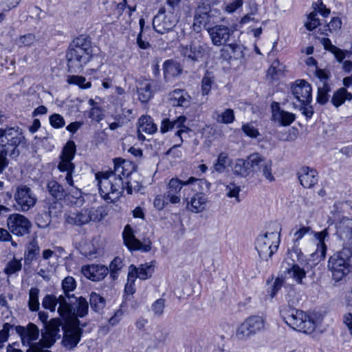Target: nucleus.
<instances>
[{"instance_id": "20", "label": "nucleus", "mask_w": 352, "mask_h": 352, "mask_svg": "<svg viewBox=\"0 0 352 352\" xmlns=\"http://www.w3.org/2000/svg\"><path fill=\"white\" fill-rule=\"evenodd\" d=\"M213 45L220 46L226 43L229 40L232 31L228 26L223 25H215L208 28Z\"/></svg>"}, {"instance_id": "25", "label": "nucleus", "mask_w": 352, "mask_h": 352, "mask_svg": "<svg viewBox=\"0 0 352 352\" xmlns=\"http://www.w3.org/2000/svg\"><path fill=\"white\" fill-rule=\"evenodd\" d=\"M65 223L72 226H82L90 222L86 208L74 212H69L65 215Z\"/></svg>"}, {"instance_id": "38", "label": "nucleus", "mask_w": 352, "mask_h": 352, "mask_svg": "<svg viewBox=\"0 0 352 352\" xmlns=\"http://www.w3.org/2000/svg\"><path fill=\"white\" fill-rule=\"evenodd\" d=\"M212 118L219 124H230L235 120L234 110L232 109H226L220 112L215 110L213 112Z\"/></svg>"}, {"instance_id": "29", "label": "nucleus", "mask_w": 352, "mask_h": 352, "mask_svg": "<svg viewBox=\"0 0 352 352\" xmlns=\"http://www.w3.org/2000/svg\"><path fill=\"white\" fill-rule=\"evenodd\" d=\"M155 265L152 263L141 264L139 267L134 265H131L129 267V272L134 274L135 278H138L141 280H146L151 278L154 273Z\"/></svg>"}, {"instance_id": "12", "label": "nucleus", "mask_w": 352, "mask_h": 352, "mask_svg": "<svg viewBox=\"0 0 352 352\" xmlns=\"http://www.w3.org/2000/svg\"><path fill=\"white\" fill-rule=\"evenodd\" d=\"M179 51L187 61L195 63L203 60L208 54V47L199 42L192 41L187 45H180Z\"/></svg>"}, {"instance_id": "45", "label": "nucleus", "mask_w": 352, "mask_h": 352, "mask_svg": "<svg viewBox=\"0 0 352 352\" xmlns=\"http://www.w3.org/2000/svg\"><path fill=\"white\" fill-rule=\"evenodd\" d=\"M230 162V159L228 153L221 152L219 154L217 159L214 162L212 166L213 171L218 173H222L225 171L227 164Z\"/></svg>"}, {"instance_id": "26", "label": "nucleus", "mask_w": 352, "mask_h": 352, "mask_svg": "<svg viewBox=\"0 0 352 352\" xmlns=\"http://www.w3.org/2000/svg\"><path fill=\"white\" fill-rule=\"evenodd\" d=\"M157 130V125L153 122L152 118L149 116H142L138 120V138L144 140L142 133L153 134Z\"/></svg>"}, {"instance_id": "28", "label": "nucleus", "mask_w": 352, "mask_h": 352, "mask_svg": "<svg viewBox=\"0 0 352 352\" xmlns=\"http://www.w3.org/2000/svg\"><path fill=\"white\" fill-rule=\"evenodd\" d=\"M75 301L67 302L69 307L71 309V318L76 315L78 317H84L88 313L89 304L87 300L80 296H76Z\"/></svg>"}, {"instance_id": "42", "label": "nucleus", "mask_w": 352, "mask_h": 352, "mask_svg": "<svg viewBox=\"0 0 352 352\" xmlns=\"http://www.w3.org/2000/svg\"><path fill=\"white\" fill-rule=\"evenodd\" d=\"M58 169L61 173H66L64 181L69 187H74V182L73 179V173L75 170L74 164H65L63 163H58Z\"/></svg>"}, {"instance_id": "14", "label": "nucleus", "mask_w": 352, "mask_h": 352, "mask_svg": "<svg viewBox=\"0 0 352 352\" xmlns=\"http://www.w3.org/2000/svg\"><path fill=\"white\" fill-rule=\"evenodd\" d=\"M7 225L10 231L16 236H24L28 234L32 226L28 218L21 214H12L7 219Z\"/></svg>"}, {"instance_id": "54", "label": "nucleus", "mask_w": 352, "mask_h": 352, "mask_svg": "<svg viewBox=\"0 0 352 352\" xmlns=\"http://www.w3.org/2000/svg\"><path fill=\"white\" fill-rule=\"evenodd\" d=\"M87 212L88 213V216L90 217V221H100L104 219L106 214L104 213V210L102 208H86Z\"/></svg>"}, {"instance_id": "47", "label": "nucleus", "mask_w": 352, "mask_h": 352, "mask_svg": "<svg viewBox=\"0 0 352 352\" xmlns=\"http://www.w3.org/2000/svg\"><path fill=\"white\" fill-rule=\"evenodd\" d=\"M40 290L37 287H32L29 292L28 307L32 311H36L39 309L38 295Z\"/></svg>"}, {"instance_id": "8", "label": "nucleus", "mask_w": 352, "mask_h": 352, "mask_svg": "<svg viewBox=\"0 0 352 352\" xmlns=\"http://www.w3.org/2000/svg\"><path fill=\"white\" fill-rule=\"evenodd\" d=\"M279 245V234L276 232H267L259 235L255 242V248L259 256L267 260L277 250Z\"/></svg>"}, {"instance_id": "53", "label": "nucleus", "mask_w": 352, "mask_h": 352, "mask_svg": "<svg viewBox=\"0 0 352 352\" xmlns=\"http://www.w3.org/2000/svg\"><path fill=\"white\" fill-rule=\"evenodd\" d=\"M36 41V36L34 34H27L19 36L16 40V44L19 47H30Z\"/></svg>"}, {"instance_id": "57", "label": "nucleus", "mask_w": 352, "mask_h": 352, "mask_svg": "<svg viewBox=\"0 0 352 352\" xmlns=\"http://www.w3.org/2000/svg\"><path fill=\"white\" fill-rule=\"evenodd\" d=\"M320 25V20L317 17L316 12H311L307 16V21L305 26L308 30H313Z\"/></svg>"}, {"instance_id": "30", "label": "nucleus", "mask_w": 352, "mask_h": 352, "mask_svg": "<svg viewBox=\"0 0 352 352\" xmlns=\"http://www.w3.org/2000/svg\"><path fill=\"white\" fill-rule=\"evenodd\" d=\"M306 261V256L303 254L301 250L296 245H294L292 249L288 250L287 256L283 261L282 266H286L287 262L289 264L294 263L303 265L304 264H307Z\"/></svg>"}, {"instance_id": "37", "label": "nucleus", "mask_w": 352, "mask_h": 352, "mask_svg": "<svg viewBox=\"0 0 352 352\" xmlns=\"http://www.w3.org/2000/svg\"><path fill=\"white\" fill-rule=\"evenodd\" d=\"M186 118L184 116H180L177 119L170 120L168 118H164L160 124V130L162 133H167L174 129L178 128L181 126L182 122H186Z\"/></svg>"}, {"instance_id": "61", "label": "nucleus", "mask_w": 352, "mask_h": 352, "mask_svg": "<svg viewBox=\"0 0 352 352\" xmlns=\"http://www.w3.org/2000/svg\"><path fill=\"white\" fill-rule=\"evenodd\" d=\"M136 278L133 272H128L127 283L125 285L124 291L127 294H133L135 291V281Z\"/></svg>"}, {"instance_id": "55", "label": "nucleus", "mask_w": 352, "mask_h": 352, "mask_svg": "<svg viewBox=\"0 0 352 352\" xmlns=\"http://www.w3.org/2000/svg\"><path fill=\"white\" fill-rule=\"evenodd\" d=\"M67 82L78 85L81 88H89L91 87V82H86V78L80 76H69Z\"/></svg>"}, {"instance_id": "18", "label": "nucleus", "mask_w": 352, "mask_h": 352, "mask_svg": "<svg viewBox=\"0 0 352 352\" xmlns=\"http://www.w3.org/2000/svg\"><path fill=\"white\" fill-rule=\"evenodd\" d=\"M294 97L300 103V105L310 104L312 100L311 87L305 80H298L291 87Z\"/></svg>"}, {"instance_id": "64", "label": "nucleus", "mask_w": 352, "mask_h": 352, "mask_svg": "<svg viewBox=\"0 0 352 352\" xmlns=\"http://www.w3.org/2000/svg\"><path fill=\"white\" fill-rule=\"evenodd\" d=\"M11 327L12 325L6 322L3 324V329L0 331V348H1L3 346V343L8 340Z\"/></svg>"}, {"instance_id": "34", "label": "nucleus", "mask_w": 352, "mask_h": 352, "mask_svg": "<svg viewBox=\"0 0 352 352\" xmlns=\"http://www.w3.org/2000/svg\"><path fill=\"white\" fill-rule=\"evenodd\" d=\"M253 169L251 167L250 156L248 160L239 158L236 160L235 164L233 167V173L236 175L241 177H247Z\"/></svg>"}, {"instance_id": "35", "label": "nucleus", "mask_w": 352, "mask_h": 352, "mask_svg": "<svg viewBox=\"0 0 352 352\" xmlns=\"http://www.w3.org/2000/svg\"><path fill=\"white\" fill-rule=\"evenodd\" d=\"M61 285L64 294H62V296L67 298L66 301L76 300V296L74 294H70V292H73L76 287L75 279L72 276H67L62 280Z\"/></svg>"}, {"instance_id": "17", "label": "nucleus", "mask_w": 352, "mask_h": 352, "mask_svg": "<svg viewBox=\"0 0 352 352\" xmlns=\"http://www.w3.org/2000/svg\"><path fill=\"white\" fill-rule=\"evenodd\" d=\"M251 167L253 170L257 168L262 176L269 182L275 181L272 173V162L267 160L263 156L258 153H252L250 155Z\"/></svg>"}, {"instance_id": "40", "label": "nucleus", "mask_w": 352, "mask_h": 352, "mask_svg": "<svg viewBox=\"0 0 352 352\" xmlns=\"http://www.w3.org/2000/svg\"><path fill=\"white\" fill-rule=\"evenodd\" d=\"M351 100L352 94L348 92L345 88L342 87L338 89L333 94L331 102L335 107H338L342 105L346 100L351 101Z\"/></svg>"}, {"instance_id": "9", "label": "nucleus", "mask_w": 352, "mask_h": 352, "mask_svg": "<svg viewBox=\"0 0 352 352\" xmlns=\"http://www.w3.org/2000/svg\"><path fill=\"white\" fill-rule=\"evenodd\" d=\"M66 322L65 325L62 324L63 338L62 343L69 350L75 348L80 340L83 330L79 327L80 321L77 318Z\"/></svg>"}, {"instance_id": "22", "label": "nucleus", "mask_w": 352, "mask_h": 352, "mask_svg": "<svg viewBox=\"0 0 352 352\" xmlns=\"http://www.w3.org/2000/svg\"><path fill=\"white\" fill-rule=\"evenodd\" d=\"M83 275L92 281H100L104 279L109 273V268L101 264H92L82 267Z\"/></svg>"}, {"instance_id": "63", "label": "nucleus", "mask_w": 352, "mask_h": 352, "mask_svg": "<svg viewBox=\"0 0 352 352\" xmlns=\"http://www.w3.org/2000/svg\"><path fill=\"white\" fill-rule=\"evenodd\" d=\"M36 223L39 228H46L50 223V215L47 212L38 214L36 217Z\"/></svg>"}, {"instance_id": "33", "label": "nucleus", "mask_w": 352, "mask_h": 352, "mask_svg": "<svg viewBox=\"0 0 352 352\" xmlns=\"http://www.w3.org/2000/svg\"><path fill=\"white\" fill-rule=\"evenodd\" d=\"M170 100L173 106L187 107L189 103V96L184 89H175L169 94Z\"/></svg>"}, {"instance_id": "27", "label": "nucleus", "mask_w": 352, "mask_h": 352, "mask_svg": "<svg viewBox=\"0 0 352 352\" xmlns=\"http://www.w3.org/2000/svg\"><path fill=\"white\" fill-rule=\"evenodd\" d=\"M187 208L192 212L198 213L202 212L208 201V198L202 192H197L188 201V198L184 199Z\"/></svg>"}, {"instance_id": "49", "label": "nucleus", "mask_w": 352, "mask_h": 352, "mask_svg": "<svg viewBox=\"0 0 352 352\" xmlns=\"http://www.w3.org/2000/svg\"><path fill=\"white\" fill-rule=\"evenodd\" d=\"M164 72L165 75L174 76L180 74L182 69L178 63L168 60L164 63Z\"/></svg>"}, {"instance_id": "21", "label": "nucleus", "mask_w": 352, "mask_h": 352, "mask_svg": "<svg viewBox=\"0 0 352 352\" xmlns=\"http://www.w3.org/2000/svg\"><path fill=\"white\" fill-rule=\"evenodd\" d=\"M307 264L303 265H298V263L287 262L286 266H282L285 276L293 279L297 284H302L303 279L306 277V274L308 272Z\"/></svg>"}, {"instance_id": "13", "label": "nucleus", "mask_w": 352, "mask_h": 352, "mask_svg": "<svg viewBox=\"0 0 352 352\" xmlns=\"http://www.w3.org/2000/svg\"><path fill=\"white\" fill-rule=\"evenodd\" d=\"M14 197L19 207L18 210L22 212L30 210L35 206L37 201L32 189L26 185H21L17 187Z\"/></svg>"}, {"instance_id": "23", "label": "nucleus", "mask_w": 352, "mask_h": 352, "mask_svg": "<svg viewBox=\"0 0 352 352\" xmlns=\"http://www.w3.org/2000/svg\"><path fill=\"white\" fill-rule=\"evenodd\" d=\"M300 184L307 188H311L318 183V174L316 170L308 166L301 167L297 173Z\"/></svg>"}, {"instance_id": "56", "label": "nucleus", "mask_w": 352, "mask_h": 352, "mask_svg": "<svg viewBox=\"0 0 352 352\" xmlns=\"http://www.w3.org/2000/svg\"><path fill=\"white\" fill-rule=\"evenodd\" d=\"M226 195L230 198H235L237 202L240 201L239 194L241 191V188L234 183H230L226 186Z\"/></svg>"}, {"instance_id": "10", "label": "nucleus", "mask_w": 352, "mask_h": 352, "mask_svg": "<svg viewBox=\"0 0 352 352\" xmlns=\"http://www.w3.org/2000/svg\"><path fill=\"white\" fill-rule=\"evenodd\" d=\"M177 23V19L173 12L161 8L153 19V27L157 33L163 34L171 31Z\"/></svg>"}, {"instance_id": "31", "label": "nucleus", "mask_w": 352, "mask_h": 352, "mask_svg": "<svg viewBox=\"0 0 352 352\" xmlns=\"http://www.w3.org/2000/svg\"><path fill=\"white\" fill-rule=\"evenodd\" d=\"M46 187L50 195L56 200H63L67 196L65 188L55 180L48 181Z\"/></svg>"}, {"instance_id": "19", "label": "nucleus", "mask_w": 352, "mask_h": 352, "mask_svg": "<svg viewBox=\"0 0 352 352\" xmlns=\"http://www.w3.org/2000/svg\"><path fill=\"white\" fill-rule=\"evenodd\" d=\"M16 330L21 337L23 345L29 346V348L32 346H38L32 344V342L36 340L39 336V330L36 325L30 323L26 327L18 326Z\"/></svg>"}, {"instance_id": "59", "label": "nucleus", "mask_w": 352, "mask_h": 352, "mask_svg": "<svg viewBox=\"0 0 352 352\" xmlns=\"http://www.w3.org/2000/svg\"><path fill=\"white\" fill-rule=\"evenodd\" d=\"M165 308V300L159 298L156 300L151 305V311L156 316H160L163 314Z\"/></svg>"}, {"instance_id": "39", "label": "nucleus", "mask_w": 352, "mask_h": 352, "mask_svg": "<svg viewBox=\"0 0 352 352\" xmlns=\"http://www.w3.org/2000/svg\"><path fill=\"white\" fill-rule=\"evenodd\" d=\"M316 240L318 241L316 252L320 256L324 258L327 253V247L324 243L327 238L329 237L328 229L325 228L321 232H314L312 233Z\"/></svg>"}, {"instance_id": "44", "label": "nucleus", "mask_w": 352, "mask_h": 352, "mask_svg": "<svg viewBox=\"0 0 352 352\" xmlns=\"http://www.w3.org/2000/svg\"><path fill=\"white\" fill-rule=\"evenodd\" d=\"M295 114L283 110L281 112H276L274 114V120L282 126H288L295 120Z\"/></svg>"}, {"instance_id": "2", "label": "nucleus", "mask_w": 352, "mask_h": 352, "mask_svg": "<svg viewBox=\"0 0 352 352\" xmlns=\"http://www.w3.org/2000/svg\"><path fill=\"white\" fill-rule=\"evenodd\" d=\"M93 56L91 42L89 36L80 35L72 41L66 53L69 72H78Z\"/></svg>"}, {"instance_id": "60", "label": "nucleus", "mask_w": 352, "mask_h": 352, "mask_svg": "<svg viewBox=\"0 0 352 352\" xmlns=\"http://www.w3.org/2000/svg\"><path fill=\"white\" fill-rule=\"evenodd\" d=\"M241 129L247 136L252 138H256L260 135L258 130L252 123L243 124Z\"/></svg>"}, {"instance_id": "52", "label": "nucleus", "mask_w": 352, "mask_h": 352, "mask_svg": "<svg viewBox=\"0 0 352 352\" xmlns=\"http://www.w3.org/2000/svg\"><path fill=\"white\" fill-rule=\"evenodd\" d=\"M330 87L329 85L323 82L322 87H319L318 89L317 102L321 104H325L329 100V91Z\"/></svg>"}, {"instance_id": "32", "label": "nucleus", "mask_w": 352, "mask_h": 352, "mask_svg": "<svg viewBox=\"0 0 352 352\" xmlns=\"http://www.w3.org/2000/svg\"><path fill=\"white\" fill-rule=\"evenodd\" d=\"M336 234L343 242L344 247L352 246V227L340 222L337 227Z\"/></svg>"}, {"instance_id": "1", "label": "nucleus", "mask_w": 352, "mask_h": 352, "mask_svg": "<svg viewBox=\"0 0 352 352\" xmlns=\"http://www.w3.org/2000/svg\"><path fill=\"white\" fill-rule=\"evenodd\" d=\"M128 163L124 160H114V170L111 172H100L96 175L101 197L108 203L119 199L125 189L124 181L131 172L126 168Z\"/></svg>"}, {"instance_id": "24", "label": "nucleus", "mask_w": 352, "mask_h": 352, "mask_svg": "<svg viewBox=\"0 0 352 352\" xmlns=\"http://www.w3.org/2000/svg\"><path fill=\"white\" fill-rule=\"evenodd\" d=\"M159 89L160 85L157 82L147 80L142 81L138 88L139 100L142 102H147Z\"/></svg>"}, {"instance_id": "6", "label": "nucleus", "mask_w": 352, "mask_h": 352, "mask_svg": "<svg viewBox=\"0 0 352 352\" xmlns=\"http://www.w3.org/2000/svg\"><path fill=\"white\" fill-rule=\"evenodd\" d=\"M38 318L45 325V331L41 332V342L45 347L49 348L61 337L62 320L59 318H53L47 322L48 314L44 311L38 312Z\"/></svg>"}, {"instance_id": "41", "label": "nucleus", "mask_w": 352, "mask_h": 352, "mask_svg": "<svg viewBox=\"0 0 352 352\" xmlns=\"http://www.w3.org/2000/svg\"><path fill=\"white\" fill-rule=\"evenodd\" d=\"M91 309L95 312L100 313L106 305L104 298L96 292H91L89 298Z\"/></svg>"}, {"instance_id": "43", "label": "nucleus", "mask_w": 352, "mask_h": 352, "mask_svg": "<svg viewBox=\"0 0 352 352\" xmlns=\"http://www.w3.org/2000/svg\"><path fill=\"white\" fill-rule=\"evenodd\" d=\"M210 19L209 13L203 12H199L196 10L193 23L195 30L197 31H201V27L206 28L210 22Z\"/></svg>"}, {"instance_id": "11", "label": "nucleus", "mask_w": 352, "mask_h": 352, "mask_svg": "<svg viewBox=\"0 0 352 352\" xmlns=\"http://www.w3.org/2000/svg\"><path fill=\"white\" fill-rule=\"evenodd\" d=\"M67 298L60 295L58 297L53 294H47L43 298L42 305L51 312L56 311V305L58 304V313L64 319L69 320L71 318V309L66 301Z\"/></svg>"}, {"instance_id": "36", "label": "nucleus", "mask_w": 352, "mask_h": 352, "mask_svg": "<svg viewBox=\"0 0 352 352\" xmlns=\"http://www.w3.org/2000/svg\"><path fill=\"white\" fill-rule=\"evenodd\" d=\"M76 146L74 141H68L63 148L59 163L65 164H74L72 161L74 157Z\"/></svg>"}, {"instance_id": "5", "label": "nucleus", "mask_w": 352, "mask_h": 352, "mask_svg": "<svg viewBox=\"0 0 352 352\" xmlns=\"http://www.w3.org/2000/svg\"><path fill=\"white\" fill-rule=\"evenodd\" d=\"M24 140L19 127L0 129V151L3 155L12 158L17 157L20 154L18 146Z\"/></svg>"}, {"instance_id": "16", "label": "nucleus", "mask_w": 352, "mask_h": 352, "mask_svg": "<svg viewBox=\"0 0 352 352\" xmlns=\"http://www.w3.org/2000/svg\"><path fill=\"white\" fill-rule=\"evenodd\" d=\"M196 181H199L193 177H190L187 181L182 182L178 178H172L168 184V190L164 197L171 204H178L181 201V190L183 186L191 184ZM201 182L202 180H200Z\"/></svg>"}, {"instance_id": "4", "label": "nucleus", "mask_w": 352, "mask_h": 352, "mask_svg": "<svg viewBox=\"0 0 352 352\" xmlns=\"http://www.w3.org/2000/svg\"><path fill=\"white\" fill-rule=\"evenodd\" d=\"M327 267L336 282L342 280L352 270V248L344 247L328 261Z\"/></svg>"}, {"instance_id": "51", "label": "nucleus", "mask_w": 352, "mask_h": 352, "mask_svg": "<svg viewBox=\"0 0 352 352\" xmlns=\"http://www.w3.org/2000/svg\"><path fill=\"white\" fill-rule=\"evenodd\" d=\"M214 82V76L211 73L207 72L201 80V94L203 96H207L210 93L212 85Z\"/></svg>"}, {"instance_id": "50", "label": "nucleus", "mask_w": 352, "mask_h": 352, "mask_svg": "<svg viewBox=\"0 0 352 352\" xmlns=\"http://www.w3.org/2000/svg\"><path fill=\"white\" fill-rule=\"evenodd\" d=\"M21 260L16 259L15 257L10 261L3 270V272L8 276H11L21 270Z\"/></svg>"}, {"instance_id": "48", "label": "nucleus", "mask_w": 352, "mask_h": 352, "mask_svg": "<svg viewBox=\"0 0 352 352\" xmlns=\"http://www.w3.org/2000/svg\"><path fill=\"white\" fill-rule=\"evenodd\" d=\"M123 266V259L119 256L114 258V259L110 263L109 272L110 273V276L113 280H116L118 278Z\"/></svg>"}, {"instance_id": "62", "label": "nucleus", "mask_w": 352, "mask_h": 352, "mask_svg": "<svg viewBox=\"0 0 352 352\" xmlns=\"http://www.w3.org/2000/svg\"><path fill=\"white\" fill-rule=\"evenodd\" d=\"M50 122L56 129H59L65 125V120L60 114L54 113L50 116Z\"/></svg>"}, {"instance_id": "58", "label": "nucleus", "mask_w": 352, "mask_h": 352, "mask_svg": "<svg viewBox=\"0 0 352 352\" xmlns=\"http://www.w3.org/2000/svg\"><path fill=\"white\" fill-rule=\"evenodd\" d=\"M314 231L312 230L311 227L309 226H301L298 230H296L294 234L293 241L294 245H296V243L298 242L303 236L306 234H312Z\"/></svg>"}, {"instance_id": "3", "label": "nucleus", "mask_w": 352, "mask_h": 352, "mask_svg": "<svg viewBox=\"0 0 352 352\" xmlns=\"http://www.w3.org/2000/svg\"><path fill=\"white\" fill-rule=\"evenodd\" d=\"M280 314L287 325L298 331L309 334L316 329L315 320L301 310L286 307L280 310Z\"/></svg>"}, {"instance_id": "15", "label": "nucleus", "mask_w": 352, "mask_h": 352, "mask_svg": "<svg viewBox=\"0 0 352 352\" xmlns=\"http://www.w3.org/2000/svg\"><path fill=\"white\" fill-rule=\"evenodd\" d=\"M122 236L125 245L131 251L140 250L143 252H147L151 249V241L149 239H145L143 242H141L135 236L129 225L124 227Z\"/></svg>"}, {"instance_id": "46", "label": "nucleus", "mask_w": 352, "mask_h": 352, "mask_svg": "<svg viewBox=\"0 0 352 352\" xmlns=\"http://www.w3.org/2000/svg\"><path fill=\"white\" fill-rule=\"evenodd\" d=\"M40 248L36 241L33 240L27 245V250L25 253V261L30 263L38 255Z\"/></svg>"}, {"instance_id": "7", "label": "nucleus", "mask_w": 352, "mask_h": 352, "mask_svg": "<svg viewBox=\"0 0 352 352\" xmlns=\"http://www.w3.org/2000/svg\"><path fill=\"white\" fill-rule=\"evenodd\" d=\"M265 323L264 319L261 316H250L238 326L235 336L239 340L246 341L264 330Z\"/></svg>"}]
</instances>
